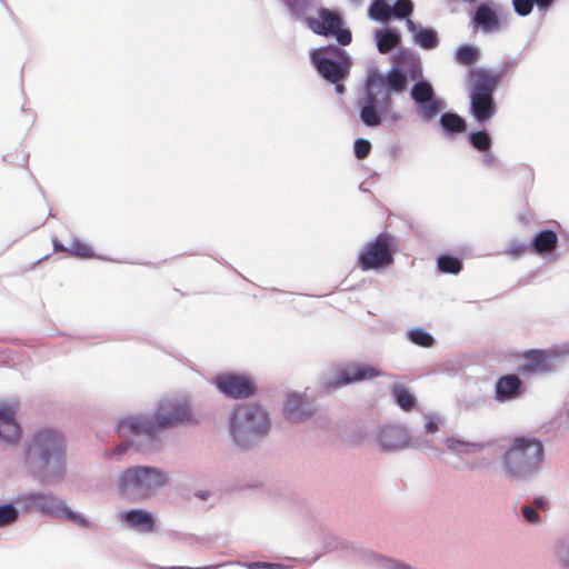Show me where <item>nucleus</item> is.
I'll list each match as a JSON object with an SVG mask.
<instances>
[{
  "label": "nucleus",
  "instance_id": "f257e3e1",
  "mask_svg": "<svg viewBox=\"0 0 569 569\" xmlns=\"http://www.w3.org/2000/svg\"><path fill=\"white\" fill-rule=\"evenodd\" d=\"M23 469L34 481L52 486L68 475V441L63 431L39 427L30 432L21 446Z\"/></svg>",
  "mask_w": 569,
  "mask_h": 569
},
{
  "label": "nucleus",
  "instance_id": "f03ea898",
  "mask_svg": "<svg viewBox=\"0 0 569 569\" xmlns=\"http://www.w3.org/2000/svg\"><path fill=\"white\" fill-rule=\"evenodd\" d=\"M545 458V446L539 438L517 436L500 456L499 465L509 482L527 483L540 475Z\"/></svg>",
  "mask_w": 569,
  "mask_h": 569
},
{
  "label": "nucleus",
  "instance_id": "7ed1b4c3",
  "mask_svg": "<svg viewBox=\"0 0 569 569\" xmlns=\"http://www.w3.org/2000/svg\"><path fill=\"white\" fill-rule=\"evenodd\" d=\"M272 422L268 410L260 403L236 405L229 415V430L241 450H250L268 436Z\"/></svg>",
  "mask_w": 569,
  "mask_h": 569
},
{
  "label": "nucleus",
  "instance_id": "20e7f679",
  "mask_svg": "<svg viewBox=\"0 0 569 569\" xmlns=\"http://www.w3.org/2000/svg\"><path fill=\"white\" fill-rule=\"evenodd\" d=\"M167 483V475L153 466H131L121 471L117 479V491L132 501L148 499Z\"/></svg>",
  "mask_w": 569,
  "mask_h": 569
},
{
  "label": "nucleus",
  "instance_id": "39448f33",
  "mask_svg": "<svg viewBox=\"0 0 569 569\" xmlns=\"http://www.w3.org/2000/svg\"><path fill=\"white\" fill-rule=\"evenodd\" d=\"M359 111V119L367 128L376 129L381 126H392L402 120V114L393 110V100L391 97L375 90L372 84L365 79L362 84V96L356 101Z\"/></svg>",
  "mask_w": 569,
  "mask_h": 569
},
{
  "label": "nucleus",
  "instance_id": "423d86ee",
  "mask_svg": "<svg viewBox=\"0 0 569 569\" xmlns=\"http://www.w3.org/2000/svg\"><path fill=\"white\" fill-rule=\"evenodd\" d=\"M144 432L153 439L159 447V431L171 429L192 421L191 408L184 400L163 398L156 408L153 415H137Z\"/></svg>",
  "mask_w": 569,
  "mask_h": 569
},
{
  "label": "nucleus",
  "instance_id": "0eeeda50",
  "mask_svg": "<svg viewBox=\"0 0 569 569\" xmlns=\"http://www.w3.org/2000/svg\"><path fill=\"white\" fill-rule=\"evenodd\" d=\"M310 61L317 72L329 83L335 86L337 94H343V81L348 79L352 66L350 54L336 44H328L310 52Z\"/></svg>",
  "mask_w": 569,
  "mask_h": 569
},
{
  "label": "nucleus",
  "instance_id": "6e6552de",
  "mask_svg": "<svg viewBox=\"0 0 569 569\" xmlns=\"http://www.w3.org/2000/svg\"><path fill=\"white\" fill-rule=\"evenodd\" d=\"M13 503L19 506L23 513L34 509L47 518H62L83 528L89 526L88 519L69 508L63 500L56 497L51 491L21 492L14 497Z\"/></svg>",
  "mask_w": 569,
  "mask_h": 569
},
{
  "label": "nucleus",
  "instance_id": "1a4fd4ad",
  "mask_svg": "<svg viewBox=\"0 0 569 569\" xmlns=\"http://www.w3.org/2000/svg\"><path fill=\"white\" fill-rule=\"evenodd\" d=\"M141 421L137 415H131L119 419L114 427V432L120 442L112 450L104 452L108 457L119 458L129 450L133 452L148 453L158 449V446L151 437L140 427Z\"/></svg>",
  "mask_w": 569,
  "mask_h": 569
},
{
  "label": "nucleus",
  "instance_id": "9d476101",
  "mask_svg": "<svg viewBox=\"0 0 569 569\" xmlns=\"http://www.w3.org/2000/svg\"><path fill=\"white\" fill-rule=\"evenodd\" d=\"M395 237L391 233L380 232L373 240L367 242L358 253V267L362 271H381L389 268L395 261Z\"/></svg>",
  "mask_w": 569,
  "mask_h": 569
},
{
  "label": "nucleus",
  "instance_id": "9b49d317",
  "mask_svg": "<svg viewBox=\"0 0 569 569\" xmlns=\"http://www.w3.org/2000/svg\"><path fill=\"white\" fill-rule=\"evenodd\" d=\"M409 94L416 113L423 123L435 121L447 107L445 99L437 94L429 80L412 83Z\"/></svg>",
  "mask_w": 569,
  "mask_h": 569
},
{
  "label": "nucleus",
  "instance_id": "f8f14e48",
  "mask_svg": "<svg viewBox=\"0 0 569 569\" xmlns=\"http://www.w3.org/2000/svg\"><path fill=\"white\" fill-rule=\"evenodd\" d=\"M415 10L412 0H395L393 4L388 0H372L368 8L370 20L389 26L391 20H405L408 27V20Z\"/></svg>",
  "mask_w": 569,
  "mask_h": 569
},
{
  "label": "nucleus",
  "instance_id": "ddd939ff",
  "mask_svg": "<svg viewBox=\"0 0 569 569\" xmlns=\"http://www.w3.org/2000/svg\"><path fill=\"white\" fill-rule=\"evenodd\" d=\"M376 442L380 452H401L411 445V437L405 425L388 422L379 426L375 433Z\"/></svg>",
  "mask_w": 569,
  "mask_h": 569
},
{
  "label": "nucleus",
  "instance_id": "4468645a",
  "mask_svg": "<svg viewBox=\"0 0 569 569\" xmlns=\"http://www.w3.org/2000/svg\"><path fill=\"white\" fill-rule=\"evenodd\" d=\"M365 79L373 86L375 90L378 89V91L391 98L393 93L401 94L408 88L405 68L400 66H392L387 73L370 68Z\"/></svg>",
  "mask_w": 569,
  "mask_h": 569
},
{
  "label": "nucleus",
  "instance_id": "2eb2a0df",
  "mask_svg": "<svg viewBox=\"0 0 569 569\" xmlns=\"http://www.w3.org/2000/svg\"><path fill=\"white\" fill-rule=\"evenodd\" d=\"M383 372L369 363H349L340 368L335 379L327 381V391H335L343 386L382 377Z\"/></svg>",
  "mask_w": 569,
  "mask_h": 569
},
{
  "label": "nucleus",
  "instance_id": "dca6fc26",
  "mask_svg": "<svg viewBox=\"0 0 569 569\" xmlns=\"http://www.w3.org/2000/svg\"><path fill=\"white\" fill-rule=\"evenodd\" d=\"M217 389L229 399H246L257 392L253 380L241 373L228 372L214 378Z\"/></svg>",
  "mask_w": 569,
  "mask_h": 569
},
{
  "label": "nucleus",
  "instance_id": "f3484780",
  "mask_svg": "<svg viewBox=\"0 0 569 569\" xmlns=\"http://www.w3.org/2000/svg\"><path fill=\"white\" fill-rule=\"evenodd\" d=\"M316 12L318 18L309 16L303 22L315 34L323 37L333 36L337 29H340L345 23L339 10L319 7Z\"/></svg>",
  "mask_w": 569,
  "mask_h": 569
},
{
  "label": "nucleus",
  "instance_id": "a211bd4d",
  "mask_svg": "<svg viewBox=\"0 0 569 569\" xmlns=\"http://www.w3.org/2000/svg\"><path fill=\"white\" fill-rule=\"evenodd\" d=\"M322 548L326 552L340 551L343 558L362 566L368 565L365 555L372 553L371 549L365 548L360 542L347 541L333 535L323 536Z\"/></svg>",
  "mask_w": 569,
  "mask_h": 569
},
{
  "label": "nucleus",
  "instance_id": "6ab92c4d",
  "mask_svg": "<svg viewBox=\"0 0 569 569\" xmlns=\"http://www.w3.org/2000/svg\"><path fill=\"white\" fill-rule=\"evenodd\" d=\"M559 237L555 230L542 229L538 231L529 242V251L533 254L557 260L560 253L556 252Z\"/></svg>",
  "mask_w": 569,
  "mask_h": 569
},
{
  "label": "nucleus",
  "instance_id": "aec40b11",
  "mask_svg": "<svg viewBox=\"0 0 569 569\" xmlns=\"http://www.w3.org/2000/svg\"><path fill=\"white\" fill-rule=\"evenodd\" d=\"M468 76L472 79L468 97H495L498 84L495 77H491V70L472 68Z\"/></svg>",
  "mask_w": 569,
  "mask_h": 569
},
{
  "label": "nucleus",
  "instance_id": "412c9836",
  "mask_svg": "<svg viewBox=\"0 0 569 569\" xmlns=\"http://www.w3.org/2000/svg\"><path fill=\"white\" fill-rule=\"evenodd\" d=\"M553 356H569V347H562L560 349L551 351L550 353H547L543 350L535 349L527 351L526 358H528V361L525 365H522V372L532 373L550 371V360Z\"/></svg>",
  "mask_w": 569,
  "mask_h": 569
},
{
  "label": "nucleus",
  "instance_id": "4be33fe9",
  "mask_svg": "<svg viewBox=\"0 0 569 569\" xmlns=\"http://www.w3.org/2000/svg\"><path fill=\"white\" fill-rule=\"evenodd\" d=\"M22 435V428L16 419L14 408L0 406V440L7 445H16Z\"/></svg>",
  "mask_w": 569,
  "mask_h": 569
},
{
  "label": "nucleus",
  "instance_id": "5701e85b",
  "mask_svg": "<svg viewBox=\"0 0 569 569\" xmlns=\"http://www.w3.org/2000/svg\"><path fill=\"white\" fill-rule=\"evenodd\" d=\"M119 518L128 528L139 532H152L156 528L153 513L146 509L132 508L127 511H121Z\"/></svg>",
  "mask_w": 569,
  "mask_h": 569
},
{
  "label": "nucleus",
  "instance_id": "b1692460",
  "mask_svg": "<svg viewBox=\"0 0 569 569\" xmlns=\"http://www.w3.org/2000/svg\"><path fill=\"white\" fill-rule=\"evenodd\" d=\"M523 392V381L516 375L501 376L495 383V398L499 402L518 399Z\"/></svg>",
  "mask_w": 569,
  "mask_h": 569
},
{
  "label": "nucleus",
  "instance_id": "393cba45",
  "mask_svg": "<svg viewBox=\"0 0 569 569\" xmlns=\"http://www.w3.org/2000/svg\"><path fill=\"white\" fill-rule=\"evenodd\" d=\"M471 24L475 29L490 32L500 27V18L490 2H479L473 10Z\"/></svg>",
  "mask_w": 569,
  "mask_h": 569
},
{
  "label": "nucleus",
  "instance_id": "a878e982",
  "mask_svg": "<svg viewBox=\"0 0 569 569\" xmlns=\"http://www.w3.org/2000/svg\"><path fill=\"white\" fill-rule=\"evenodd\" d=\"M469 113L476 122L485 124L489 122L498 112V106L495 97H468Z\"/></svg>",
  "mask_w": 569,
  "mask_h": 569
},
{
  "label": "nucleus",
  "instance_id": "bb28decb",
  "mask_svg": "<svg viewBox=\"0 0 569 569\" xmlns=\"http://www.w3.org/2000/svg\"><path fill=\"white\" fill-rule=\"evenodd\" d=\"M286 419L292 422H300L312 415L311 406L299 393H289L282 408Z\"/></svg>",
  "mask_w": 569,
  "mask_h": 569
},
{
  "label": "nucleus",
  "instance_id": "cd10ccee",
  "mask_svg": "<svg viewBox=\"0 0 569 569\" xmlns=\"http://www.w3.org/2000/svg\"><path fill=\"white\" fill-rule=\"evenodd\" d=\"M407 29L412 34L415 44L423 50H433L440 43L438 32L433 28H427L413 20H408Z\"/></svg>",
  "mask_w": 569,
  "mask_h": 569
},
{
  "label": "nucleus",
  "instance_id": "c85d7f7f",
  "mask_svg": "<svg viewBox=\"0 0 569 569\" xmlns=\"http://www.w3.org/2000/svg\"><path fill=\"white\" fill-rule=\"evenodd\" d=\"M438 117L439 129L447 139H455L468 129L467 120L455 111H442Z\"/></svg>",
  "mask_w": 569,
  "mask_h": 569
},
{
  "label": "nucleus",
  "instance_id": "c756f323",
  "mask_svg": "<svg viewBox=\"0 0 569 569\" xmlns=\"http://www.w3.org/2000/svg\"><path fill=\"white\" fill-rule=\"evenodd\" d=\"M377 50L387 54L393 49H398L402 43V36L399 29L386 26V28L377 29L373 32Z\"/></svg>",
  "mask_w": 569,
  "mask_h": 569
},
{
  "label": "nucleus",
  "instance_id": "7c9ffc66",
  "mask_svg": "<svg viewBox=\"0 0 569 569\" xmlns=\"http://www.w3.org/2000/svg\"><path fill=\"white\" fill-rule=\"evenodd\" d=\"M445 446L455 455H471L481 452L491 446L490 441H467L457 437H447Z\"/></svg>",
  "mask_w": 569,
  "mask_h": 569
},
{
  "label": "nucleus",
  "instance_id": "2f4dec72",
  "mask_svg": "<svg viewBox=\"0 0 569 569\" xmlns=\"http://www.w3.org/2000/svg\"><path fill=\"white\" fill-rule=\"evenodd\" d=\"M292 22H305L317 4V0H280Z\"/></svg>",
  "mask_w": 569,
  "mask_h": 569
},
{
  "label": "nucleus",
  "instance_id": "473e14b6",
  "mask_svg": "<svg viewBox=\"0 0 569 569\" xmlns=\"http://www.w3.org/2000/svg\"><path fill=\"white\" fill-rule=\"evenodd\" d=\"M481 50L475 44H460L453 53V60L461 66L472 69V67L480 60Z\"/></svg>",
  "mask_w": 569,
  "mask_h": 569
},
{
  "label": "nucleus",
  "instance_id": "72a5a7b5",
  "mask_svg": "<svg viewBox=\"0 0 569 569\" xmlns=\"http://www.w3.org/2000/svg\"><path fill=\"white\" fill-rule=\"evenodd\" d=\"M557 0H512V8L519 17H528L533 7H537L540 12H547L555 4Z\"/></svg>",
  "mask_w": 569,
  "mask_h": 569
},
{
  "label": "nucleus",
  "instance_id": "f704fd0d",
  "mask_svg": "<svg viewBox=\"0 0 569 569\" xmlns=\"http://www.w3.org/2000/svg\"><path fill=\"white\" fill-rule=\"evenodd\" d=\"M469 144L477 151H488L492 148L493 139L487 129L472 130L468 133Z\"/></svg>",
  "mask_w": 569,
  "mask_h": 569
},
{
  "label": "nucleus",
  "instance_id": "c9c22d12",
  "mask_svg": "<svg viewBox=\"0 0 569 569\" xmlns=\"http://www.w3.org/2000/svg\"><path fill=\"white\" fill-rule=\"evenodd\" d=\"M396 405L403 411L412 410L417 405V399L406 387L396 385L391 389Z\"/></svg>",
  "mask_w": 569,
  "mask_h": 569
},
{
  "label": "nucleus",
  "instance_id": "e433bc0d",
  "mask_svg": "<svg viewBox=\"0 0 569 569\" xmlns=\"http://www.w3.org/2000/svg\"><path fill=\"white\" fill-rule=\"evenodd\" d=\"M437 268L441 273L458 274L462 268V260L451 253H442L437 258Z\"/></svg>",
  "mask_w": 569,
  "mask_h": 569
},
{
  "label": "nucleus",
  "instance_id": "4c0bfd02",
  "mask_svg": "<svg viewBox=\"0 0 569 569\" xmlns=\"http://www.w3.org/2000/svg\"><path fill=\"white\" fill-rule=\"evenodd\" d=\"M408 341L422 348H430L435 343V337L425 328H412L406 333Z\"/></svg>",
  "mask_w": 569,
  "mask_h": 569
},
{
  "label": "nucleus",
  "instance_id": "58836bf2",
  "mask_svg": "<svg viewBox=\"0 0 569 569\" xmlns=\"http://www.w3.org/2000/svg\"><path fill=\"white\" fill-rule=\"evenodd\" d=\"M20 517V509L12 502L0 505V528L14 523Z\"/></svg>",
  "mask_w": 569,
  "mask_h": 569
},
{
  "label": "nucleus",
  "instance_id": "ea45409f",
  "mask_svg": "<svg viewBox=\"0 0 569 569\" xmlns=\"http://www.w3.org/2000/svg\"><path fill=\"white\" fill-rule=\"evenodd\" d=\"M487 400L483 396H466L458 400V408L461 411L475 412L483 408Z\"/></svg>",
  "mask_w": 569,
  "mask_h": 569
},
{
  "label": "nucleus",
  "instance_id": "a19ab883",
  "mask_svg": "<svg viewBox=\"0 0 569 569\" xmlns=\"http://www.w3.org/2000/svg\"><path fill=\"white\" fill-rule=\"evenodd\" d=\"M418 58L419 56L416 54L412 50L400 46L397 49V51L391 56V62L392 66H400L405 68Z\"/></svg>",
  "mask_w": 569,
  "mask_h": 569
},
{
  "label": "nucleus",
  "instance_id": "79ce46f5",
  "mask_svg": "<svg viewBox=\"0 0 569 569\" xmlns=\"http://www.w3.org/2000/svg\"><path fill=\"white\" fill-rule=\"evenodd\" d=\"M518 61L513 57H505L498 67L497 70H491V77H495L497 84L511 71L517 67Z\"/></svg>",
  "mask_w": 569,
  "mask_h": 569
},
{
  "label": "nucleus",
  "instance_id": "37998d69",
  "mask_svg": "<svg viewBox=\"0 0 569 569\" xmlns=\"http://www.w3.org/2000/svg\"><path fill=\"white\" fill-rule=\"evenodd\" d=\"M68 252L72 256L83 259H90L94 257L93 249L78 238L72 240L71 244L68 247Z\"/></svg>",
  "mask_w": 569,
  "mask_h": 569
},
{
  "label": "nucleus",
  "instance_id": "c03bdc74",
  "mask_svg": "<svg viewBox=\"0 0 569 569\" xmlns=\"http://www.w3.org/2000/svg\"><path fill=\"white\" fill-rule=\"evenodd\" d=\"M479 161L482 164L483 168L488 170H502V162L497 157V154L491 150L488 149V151H482L481 156L479 157Z\"/></svg>",
  "mask_w": 569,
  "mask_h": 569
},
{
  "label": "nucleus",
  "instance_id": "a18cd8bd",
  "mask_svg": "<svg viewBox=\"0 0 569 569\" xmlns=\"http://www.w3.org/2000/svg\"><path fill=\"white\" fill-rule=\"evenodd\" d=\"M405 73H406L407 81L412 80L413 83L417 81H420V80H427L423 77L422 64H421L420 58L416 59L413 62H411L410 64L405 67Z\"/></svg>",
  "mask_w": 569,
  "mask_h": 569
},
{
  "label": "nucleus",
  "instance_id": "49530a36",
  "mask_svg": "<svg viewBox=\"0 0 569 569\" xmlns=\"http://www.w3.org/2000/svg\"><path fill=\"white\" fill-rule=\"evenodd\" d=\"M371 142L365 138H358L353 142V153L358 160L366 159L371 151Z\"/></svg>",
  "mask_w": 569,
  "mask_h": 569
},
{
  "label": "nucleus",
  "instance_id": "de8ad7c7",
  "mask_svg": "<svg viewBox=\"0 0 569 569\" xmlns=\"http://www.w3.org/2000/svg\"><path fill=\"white\" fill-rule=\"evenodd\" d=\"M520 511L521 516L528 523L535 526L541 523L542 519L539 511L536 508H533V506H531L530 503L522 505Z\"/></svg>",
  "mask_w": 569,
  "mask_h": 569
},
{
  "label": "nucleus",
  "instance_id": "09e8293b",
  "mask_svg": "<svg viewBox=\"0 0 569 569\" xmlns=\"http://www.w3.org/2000/svg\"><path fill=\"white\" fill-rule=\"evenodd\" d=\"M527 250H529V243L519 242L518 240L513 239L509 242L506 252L510 257L517 259L521 257Z\"/></svg>",
  "mask_w": 569,
  "mask_h": 569
},
{
  "label": "nucleus",
  "instance_id": "8fccbe9b",
  "mask_svg": "<svg viewBox=\"0 0 569 569\" xmlns=\"http://www.w3.org/2000/svg\"><path fill=\"white\" fill-rule=\"evenodd\" d=\"M556 553L560 563L569 568V541H561L556 546Z\"/></svg>",
  "mask_w": 569,
  "mask_h": 569
},
{
  "label": "nucleus",
  "instance_id": "3c124183",
  "mask_svg": "<svg viewBox=\"0 0 569 569\" xmlns=\"http://www.w3.org/2000/svg\"><path fill=\"white\" fill-rule=\"evenodd\" d=\"M332 37H336L338 44L341 47H346L352 41V33L350 29L343 28V26L340 29H337Z\"/></svg>",
  "mask_w": 569,
  "mask_h": 569
},
{
  "label": "nucleus",
  "instance_id": "603ef678",
  "mask_svg": "<svg viewBox=\"0 0 569 569\" xmlns=\"http://www.w3.org/2000/svg\"><path fill=\"white\" fill-rule=\"evenodd\" d=\"M530 505L533 506V508H536L538 511H545L549 508V500L543 495L536 496Z\"/></svg>",
  "mask_w": 569,
  "mask_h": 569
},
{
  "label": "nucleus",
  "instance_id": "864d4df0",
  "mask_svg": "<svg viewBox=\"0 0 569 569\" xmlns=\"http://www.w3.org/2000/svg\"><path fill=\"white\" fill-rule=\"evenodd\" d=\"M410 447L419 450L430 449L431 445L430 441L426 438L417 437L411 438V445Z\"/></svg>",
  "mask_w": 569,
  "mask_h": 569
},
{
  "label": "nucleus",
  "instance_id": "5fc2aeb1",
  "mask_svg": "<svg viewBox=\"0 0 569 569\" xmlns=\"http://www.w3.org/2000/svg\"><path fill=\"white\" fill-rule=\"evenodd\" d=\"M440 419L437 417H430L425 423L426 433H435L439 429Z\"/></svg>",
  "mask_w": 569,
  "mask_h": 569
},
{
  "label": "nucleus",
  "instance_id": "6e6d98bb",
  "mask_svg": "<svg viewBox=\"0 0 569 569\" xmlns=\"http://www.w3.org/2000/svg\"><path fill=\"white\" fill-rule=\"evenodd\" d=\"M244 567L248 569H268L270 566L266 561H252L244 563Z\"/></svg>",
  "mask_w": 569,
  "mask_h": 569
},
{
  "label": "nucleus",
  "instance_id": "4d7b16f0",
  "mask_svg": "<svg viewBox=\"0 0 569 569\" xmlns=\"http://www.w3.org/2000/svg\"><path fill=\"white\" fill-rule=\"evenodd\" d=\"M52 247L54 252H68V247H66L57 237L52 238Z\"/></svg>",
  "mask_w": 569,
  "mask_h": 569
},
{
  "label": "nucleus",
  "instance_id": "13d9d810",
  "mask_svg": "<svg viewBox=\"0 0 569 569\" xmlns=\"http://www.w3.org/2000/svg\"><path fill=\"white\" fill-rule=\"evenodd\" d=\"M522 173H523V178H525L528 182H530V183H532V182H533V179H535V171H533V169H532L531 167H525V168L522 169Z\"/></svg>",
  "mask_w": 569,
  "mask_h": 569
},
{
  "label": "nucleus",
  "instance_id": "bf43d9fd",
  "mask_svg": "<svg viewBox=\"0 0 569 569\" xmlns=\"http://www.w3.org/2000/svg\"><path fill=\"white\" fill-rule=\"evenodd\" d=\"M216 566H203V567H186V566H172L163 569H216Z\"/></svg>",
  "mask_w": 569,
  "mask_h": 569
},
{
  "label": "nucleus",
  "instance_id": "052dcab7",
  "mask_svg": "<svg viewBox=\"0 0 569 569\" xmlns=\"http://www.w3.org/2000/svg\"><path fill=\"white\" fill-rule=\"evenodd\" d=\"M196 497L201 500H207L209 497V492L208 491H198V492H196Z\"/></svg>",
  "mask_w": 569,
  "mask_h": 569
},
{
  "label": "nucleus",
  "instance_id": "680f3d73",
  "mask_svg": "<svg viewBox=\"0 0 569 569\" xmlns=\"http://www.w3.org/2000/svg\"><path fill=\"white\" fill-rule=\"evenodd\" d=\"M560 236L565 240L567 249L569 250V234L566 232H561Z\"/></svg>",
  "mask_w": 569,
  "mask_h": 569
},
{
  "label": "nucleus",
  "instance_id": "e2e57ef3",
  "mask_svg": "<svg viewBox=\"0 0 569 569\" xmlns=\"http://www.w3.org/2000/svg\"><path fill=\"white\" fill-rule=\"evenodd\" d=\"M269 568L268 569H282V565L280 563H277V562H269Z\"/></svg>",
  "mask_w": 569,
  "mask_h": 569
},
{
  "label": "nucleus",
  "instance_id": "0e129e2a",
  "mask_svg": "<svg viewBox=\"0 0 569 569\" xmlns=\"http://www.w3.org/2000/svg\"><path fill=\"white\" fill-rule=\"evenodd\" d=\"M462 2H466V3H470V4H476L478 3L479 0H461Z\"/></svg>",
  "mask_w": 569,
  "mask_h": 569
},
{
  "label": "nucleus",
  "instance_id": "69168bd1",
  "mask_svg": "<svg viewBox=\"0 0 569 569\" xmlns=\"http://www.w3.org/2000/svg\"><path fill=\"white\" fill-rule=\"evenodd\" d=\"M348 2L359 6L362 2V0H348Z\"/></svg>",
  "mask_w": 569,
  "mask_h": 569
},
{
  "label": "nucleus",
  "instance_id": "338daca9",
  "mask_svg": "<svg viewBox=\"0 0 569 569\" xmlns=\"http://www.w3.org/2000/svg\"><path fill=\"white\" fill-rule=\"evenodd\" d=\"M48 257H49V254L43 256L41 259H39V260H38V262H40V261H42V260L47 259Z\"/></svg>",
  "mask_w": 569,
  "mask_h": 569
},
{
  "label": "nucleus",
  "instance_id": "774afa93",
  "mask_svg": "<svg viewBox=\"0 0 569 569\" xmlns=\"http://www.w3.org/2000/svg\"><path fill=\"white\" fill-rule=\"evenodd\" d=\"M476 468H477V465H476V463H472V465L470 466V469H471V470H473V469H476Z\"/></svg>",
  "mask_w": 569,
  "mask_h": 569
}]
</instances>
